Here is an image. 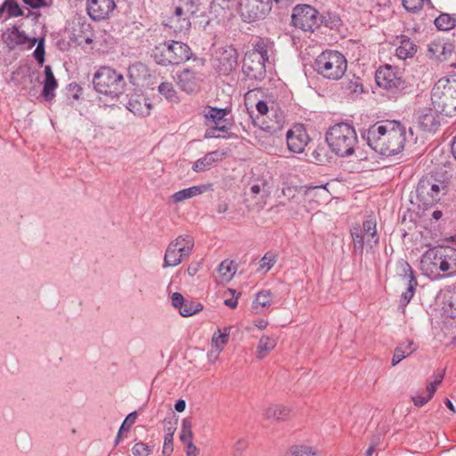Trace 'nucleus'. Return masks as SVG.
Segmentation results:
<instances>
[{
    "instance_id": "obj_7",
    "label": "nucleus",
    "mask_w": 456,
    "mask_h": 456,
    "mask_svg": "<svg viewBox=\"0 0 456 456\" xmlns=\"http://www.w3.org/2000/svg\"><path fill=\"white\" fill-rule=\"evenodd\" d=\"M198 0H178L174 3L170 14L164 20V25L175 33H185L191 28V16L199 9L196 5Z\"/></svg>"
},
{
    "instance_id": "obj_17",
    "label": "nucleus",
    "mask_w": 456,
    "mask_h": 456,
    "mask_svg": "<svg viewBox=\"0 0 456 456\" xmlns=\"http://www.w3.org/2000/svg\"><path fill=\"white\" fill-rule=\"evenodd\" d=\"M287 144L290 151L301 153L309 142V135L302 125H296L290 128L287 134Z\"/></svg>"
},
{
    "instance_id": "obj_49",
    "label": "nucleus",
    "mask_w": 456,
    "mask_h": 456,
    "mask_svg": "<svg viewBox=\"0 0 456 456\" xmlns=\"http://www.w3.org/2000/svg\"><path fill=\"white\" fill-rule=\"evenodd\" d=\"M191 421L189 419H183L181 427L180 440L183 443L191 441L192 430Z\"/></svg>"
},
{
    "instance_id": "obj_9",
    "label": "nucleus",
    "mask_w": 456,
    "mask_h": 456,
    "mask_svg": "<svg viewBox=\"0 0 456 456\" xmlns=\"http://www.w3.org/2000/svg\"><path fill=\"white\" fill-rule=\"evenodd\" d=\"M350 233L354 242V250L360 256L363 254L364 245L372 248L379 243L377 222L376 218L372 216H369L362 225L353 226Z\"/></svg>"
},
{
    "instance_id": "obj_8",
    "label": "nucleus",
    "mask_w": 456,
    "mask_h": 456,
    "mask_svg": "<svg viewBox=\"0 0 456 456\" xmlns=\"http://www.w3.org/2000/svg\"><path fill=\"white\" fill-rule=\"evenodd\" d=\"M447 192V183L434 175L423 176L416 188L417 199L424 207L439 202Z\"/></svg>"
},
{
    "instance_id": "obj_54",
    "label": "nucleus",
    "mask_w": 456,
    "mask_h": 456,
    "mask_svg": "<svg viewBox=\"0 0 456 456\" xmlns=\"http://www.w3.org/2000/svg\"><path fill=\"white\" fill-rule=\"evenodd\" d=\"M137 419V412L133 411L129 413L121 424L120 431H128L130 428L134 424Z\"/></svg>"
},
{
    "instance_id": "obj_40",
    "label": "nucleus",
    "mask_w": 456,
    "mask_h": 456,
    "mask_svg": "<svg viewBox=\"0 0 456 456\" xmlns=\"http://www.w3.org/2000/svg\"><path fill=\"white\" fill-rule=\"evenodd\" d=\"M273 301V296L270 290H262L258 292L253 302V308L256 313L259 312L260 308L269 307Z\"/></svg>"
},
{
    "instance_id": "obj_62",
    "label": "nucleus",
    "mask_w": 456,
    "mask_h": 456,
    "mask_svg": "<svg viewBox=\"0 0 456 456\" xmlns=\"http://www.w3.org/2000/svg\"><path fill=\"white\" fill-rule=\"evenodd\" d=\"M216 209L218 214H224L228 211L229 204L225 200H219Z\"/></svg>"
},
{
    "instance_id": "obj_5",
    "label": "nucleus",
    "mask_w": 456,
    "mask_h": 456,
    "mask_svg": "<svg viewBox=\"0 0 456 456\" xmlns=\"http://www.w3.org/2000/svg\"><path fill=\"white\" fill-rule=\"evenodd\" d=\"M314 67L324 78L338 80L346 71L347 61L341 53L326 50L317 56Z\"/></svg>"
},
{
    "instance_id": "obj_3",
    "label": "nucleus",
    "mask_w": 456,
    "mask_h": 456,
    "mask_svg": "<svg viewBox=\"0 0 456 456\" xmlns=\"http://www.w3.org/2000/svg\"><path fill=\"white\" fill-rule=\"evenodd\" d=\"M326 142L332 152L345 158L354 153L358 137L353 126L342 122L329 128Z\"/></svg>"
},
{
    "instance_id": "obj_28",
    "label": "nucleus",
    "mask_w": 456,
    "mask_h": 456,
    "mask_svg": "<svg viewBox=\"0 0 456 456\" xmlns=\"http://www.w3.org/2000/svg\"><path fill=\"white\" fill-rule=\"evenodd\" d=\"M399 45L395 50L396 56L401 60L412 58L417 53V45L407 36L402 35L398 37Z\"/></svg>"
},
{
    "instance_id": "obj_38",
    "label": "nucleus",
    "mask_w": 456,
    "mask_h": 456,
    "mask_svg": "<svg viewBox=\"0 0 456 456\" xmlns=\"http://www.w3.org/2000/svg\"><path fill=\"white\" fill-rule=\"evenodd\" d=\"M204 117L208 122L220 126L224 121L226 111L224 109L207 107L203 111Z\"/></svg>"
},
{
    "instance_id": "obj_6",
    "label": "nucleus",
    "mask_w": 456,
    "mask_h": 456,
    "mask_svg": "<svg viewBox=\"0 0 456 456\" xmlns=\"http://www.w3.org/2000/svg\"><path fill=\"white\" fill-rule=\"evenodd\" d=\"M95 90L102 94L117 98L125 91L126 82L122 74L110 67H101L94 75Z\"/></svg>"
},
{
    "instance_id": "obj_27",
    "label": "nucleus",
    "mask_w": 456,
    "mask_h": 456,
    "mask_svg": "<svg viewBox=\"0 0 456 456\" xmlns=\"http://www.w3.org/2000/svg\"><path fill=\"white\" fill-rule=\"evenodd\" d=\"M304 197L305 202L320 205L329 200L330 192L326 189V185L312 186L305 191Z\"/></svg>"
},
{
    "instance_id": "obj_21",
    "label": "nucleus",
    "mask_w": 456,
    "mask_h": 456,
    "mask_svg": "<svg viewBox=\"0 0 456 456\" xmlns=\"http://www.w3.org/2000/svg\"><path fill=\"white\" fill-rule=\"evenodd\" d=\"M431 102L433 108L437 111H440V114H444L445 116H452L456 112V100L454 97H451L447 93H444V95L442 94H438L436 91V84H435L432 91H431Z\"/></svg>"
},
{
    "instance_id": "obj_12",
    "label": "nucleus",
    "mask_w": 456,
    "mask_h": 456,
    "mask_svg": "<svg viewBox=\"0 0 456 456\" xmlns=\"http://www.w3.org/2000/svg\"><path fill=\"white\" fill-rule=\"evenodd\" d=\"M377 85L393 95L402 92L405 82L390 65L380 67L375 75Z\"/></svg>"
},
{
    "instance_id": "obj_24",
    "label": "nucleus",
    "mask_w": 456,
    "mask_h": 456,
    "mask_svg": "<svg viewBox=\"0 0 456 456\" xmlns=\"http://www.w3.org/2000/svg\"><path fill=\"white\" fill-rule=\"evenodd\" d=\"M238 5V0H211L209 12L218 22L229 19Z\"/></svg>"
},
{
    "instance_id": "obj_14",
    "label": "nucleus",
    "mask_w": 456,
    "mask_h": 456,
    "mask_svg": "<svg viewBox=\"0 0 456 456\" xmlns=\"http://www.w3.org/2000/svg\"><path fill=\"white\" fill-rule=\"evenodd\" d=\"M256 108L258 115L256 118L252 115L250 116L255 126H257L260 130L272 135H276L282 130L284 124L282 115L275 113V120L266 121L264 116L266 115L269 110L267 103L265 101H258L256 104Z\"/></svg>"
},
{
    "instance_id": "obj_37",
    "label": "nucleus",
    "mask_w": 456,
    "mask_h": 456,
    "mask_svg": "<svg viewBox=\"0 0 456 456\" xmlns=\"http://www.w3.org/2000/svg\"><path fill=\"white\" fill-rule=\"evenodd\" d=\"M273 45V43L270 42L267 39L265 38H258L254 44H253V49L247 52L248 54L252 55H257L260 57V59H264L265 61H268L269 55L268 53L271 50V47Z\"/></svg>"
},
{
    "instance_id": "obj_43",
    "label": "nucleus",
    "mask_w": 456,
    "mask_h": 456,
    "mask_svg": "<svg viewBox=\"0 0 456 456\" xmlns=\"http://www.w3.org/2000/svg\"><path fill=\"white\" fill-rule=\"evenodd\" d=\"M203 310V305L200 303L185 300L183 304V306L179 308V313L183 317H189L193 314H196Z\"/></svg>"
},
{
    "instance_id": "obj_53",
    "label": "nucleus",
    "mask_w": 456,
    "mask_h": 456,
    "mask_svg": "<svg viewBox=\"0 0 456 456\" xmlns=\"http://www.w3.org/2000/svg\"><path fill=\"white\" fill-rule=\"evenodd\" d=\"M36 44L37 45L34 51V57L40 64H43L45 61V38L37 39Z\"/></svg>"
},
{
    "instance_id": "obj_59",
    "label": "nucleus",
    "mask_w": 456,
    "mask_h": 456,
    "mask_svg": "<svg viewBox=\"0 0 456 456\" xmlns=\"http://www.w3.org/2000/svg\"><path fill=\"white\" fill-rule=\"evenodd\" d=\"M265 186H266V182L265 181H263L260 183L253 184V185L250 186V192L253 195H257L261 191H265Z\"/></svg>"
},
{
    "instance_id": "obj_26",
    "label": "nucleus",
    "mask_w": 456,
    "mask_h": 456,
    "mask_svg": "<svg viewBox=\"0 0 456 456\" xmlns=\"http://www.w3.org/2000/svg\"><path fill=\"white\" fill-rule=\"evenodd\" d=\"M37 42V38L28 37L24 31L20 30L17 27H12L9 30L5 39V43L11 49L15 48L18 45H24L26 44H29V47H32L36 45Z\"/></svg>"
},
{
    "instance_id": "obj_41",
    "label": "nucleus",
    "mask_w": 456,
    "mask_h": 456,
    "mask_svg": "<svg viewBox=\"0 0 456 456\" xmlns=\"http://www.w3.org/2000/svg\"><path fill=\"white\" fill-rule=\"evenodd\" d=\"M285 456H318V451L314 447L297 444L291 446Z\"/></svg>"
},
{
    "instance_id": "obj_48",
    "label": "nucleus",
    "mask_w": 456,
    "mask_h": 456,
    "mask_svg": "<svg viewBox=\"0 0 456 456\" xmlns=\"http://www.w3.org/2000/svg\"><path fill=\"white\" fill-rule=\"evenodd\" d=\"M434 395V387L427 386L426 392L412 397L414 404L421 407L426 404Z\"/></svg>"
},
{
    "instance_id": "obj_44",
    "label": "nucleus",
    "mask_w": 456,
    "mask_h": 456,
    "mask_svg": "<svg viewBox=\"0 0 456 456\" xmlns=\"http://www.w3.org/2000/svg\"><path fill=\"white\" fill-rule=\"evenodd\" d=\"M230 336V328H224L222 332L220 330H217L212 337L211 346L216 348L223 350L224 345L228 343Z\"/></svg>"
},
{
    "instance_id": "obj_30",
    "label": "nucleus",
    "mask_w": 456,
    "mask_h": 456,
    "mask_svg": "<svg viewBox=\"0 0 456 456\" xmlns=\"http://www.w3.org/2000/svg\"><path fill=\"white\" fill-rule=\"evenodd\" d=\"M45 79L44 82L42 95L45 101L49 102L55 96L54 90L58 84L50 66H45Z\"/></svg>"
},
{
    "instance_id": "obj_63",
    "label": "nucleus",
    "mask_w": 456,
    "mask_h": 456,
    "mask_svg": "<svg viewBox=\"0 0 456 456\" xmlns=\"http://www.w3.org/2000/svg\"><path fill=\"white\" fill-rule=\"evenodd\" d=\"M186 444V454L187 456H196L197 447L191 441H188Z\"/></svg>"
},
{
    "instance_id": "obj_32",
    "label": "nucleus",
    "mask_w": 456,
    "mask_h": 456,
    "mask_svg": "<svg viewBox=\"0 0 456 456\" xmlns=\"http://www.w3.org/2000/svg\"><path fill=\"white\" fill-rule=\"evenodd\" d=\"M417 349V346L411 340L399 344L395 349L392 358V365L395 366L402 360L411 354Z\"/></svg>"
},
{
    "instance_id": "obj_33",
    "label": "nucleus",
    "mask_w": 456,
    "mask_h": 456,
    "mask_svg": "<svg viewBox=\"0 0 456 456\" xmlns=\"http://www.w3.org/2000/svg\"><path fill=\"white\" fill-rule=\"evenodd\" d=\"M277 345L275 337L262 336L256 350V357L259 360L265 358Z\"/></svg>"
},
{
    "instance_id": "obj_34",
    "label": "nucleus",
    "mask_w": 456,
    "mask_h": 456,
    "mask_svg": "<svg viewBox=\"0 0 456 456\" xmlns=\"http://www.w3.org/2000/svg\"><path fill=\"white\" fill-rule=\"evenodd\" d=\"M290 409L281 404H273L265 410L264 415L267 419L276 421L285 420L289 418Z\"/></svg>"
},
{
    "instance_id": "obj_57",
    "label": "nucleus",
    "mask_w": 456,
    "mask_h": 456,
    "mask_svg": "<svg viewBox=\"0 0 456 456\" xmlns=\"http://www.w3.org/2000/svg\"><path fill=\"white\" fill-rule=\"evenodd\" d=\"M23 2L33 9L46 7L51 4V0H23Z\"/></svg>"
},
{
    "instance_id": "obj_52",
    "label": "nucleus",
    "mask_w": 456,
    "mask_h": 456,
    "mask_svg": "<svg viewBox=\"0 0 456 456\" xmlns=\"http://www.w3.org/2000/svg\"><path fill=\"white\" fill-rule=\"evenodd\" d=\"M276 263V256L271 252L266 253L260 260V268L270 270Z\"/></svg>"
},
{
    "instance_id": "obj_39",
    "label": "nucleus",
    "mask_w": 456,
    "mask_h": 456,
    "mask_svg": "<svg viewBox=\"0 0 456 456\" xmlns=\"http://www.w3.org/2000/svg\"><path fill=\"white\" fill-rule=\"evenodd\" d=\"M218 273L222 282L229 281L236 273V267L232 261L224 260L218 266Z\"/></svg>"
},
{
    "instance_id": "obj_64",
    "label": "nucleus",
    "mask_w": 456,
    "mask_h": 456,
    "mask_svg": "<svg viewBox=\"0 0 456 456\" xmlns=\"http://www.w3.org/2000/svg\"><path fill=\"white\" fill-rule=\"evenodd\" d=\"M443 379H444V374L443 373H437V374L435 375L434 380L428 385V386H433L434 387V393L436 392L437 386L440 385L441 382L443 381Z\"/></svg>"
},
{
    "instance_id": "obj_4",
    "label": "nucleus",
    "mask_w": 456,
    "mask_h": 456,
    "mask_svg": "<svg viewBox=\"0 0 456 456\" xmlns=\"http://www.w3.org/2000/svg\"><path fill=\"white\" fill-rule=\"evenodd\" d=\"M152 56L159 65H179L190 60L192 52L190 46L183 42L168 40L156 45Z\"/></svg>"
},
{
    "instance_id": "obj_15",
    "label": "nucleus",
    "mask_w": 456,
    "mask_h": 456,
    "mask_svg": "<svg viewBox=\"0 0 456 456\" xmlns=\"http://www.w3.org/2000/svg\"><path fill=\"white\" fill-rule=\"evenodd\" d=\"M266 61L260 59L257 55H252L246 53L242 63V72L249 80L262 81L266 73Z\"/></svg>"
},
{
    "instance_id": "obj_47",
    "label": "nucleus",
    "mask_w": 456,
    "mask_h": 456,
    "mask_svg": "<svg viewBox=\"0 0 456 456\" xmlns=\"http://www.w3.org/2000/svg\"><path fill=\"white\" fill-rule=\"evenodd\" d=\"M159 92L170 102L177 101V94L173 85L169 82H162L159 86Z\"/></svg>"
},
{
    "instance_id": "obj_42",
    "label": "nucleus",
    "mask_w": 456,
    "mask_h": 456,
    "mask_svg": "<svg viewBox=\"0 0 456 456\" xmlns=\"http://www.w3.org/2000/svg\"><path fill=\"white\" fill-rule=\"evenodd\" d=\"M434 23L437 29L447 31L456 26V18L450 14L443 13L435 20Z\"/></svg>"
},
{
    "instance_id": "obj_61",
    "label": "nucleus",
    "mask_w": 456,
    "mask_h": 456,
    "mask_svg": "<svg viewBox=\"0 0 456 456\" xmlns=\"http://www.w3.org/2000/svg\"><path fill=\"white\" fill-rule=\"evenodd\" d=\"M247 445L248 443L246 440L240 439L234 444L233 448L236 452L240 453L247 448Z\"/></svg>"
},
{
    "instance_id": "obj_2",
    "label": "nucleus",
    "mask_w": 456,
    "mask_h": 456,
    "mask_svg": "<svg viewBox=\"0 0 456 456\" xmlns=\"http://www.w3.org/2000/svg\"><path fill=\"white\" fill-rule=\"evenodd\" d=\"M420 269L433 280L456 275V249L451 247H435L421 256Z\"/></svg>"
},
{
    "instance_id": "obj_22",
    "label": "nucleus",
    "mask_w": 456,
    "mask_h": 456,
    "mask_svg": "<svg viewBox=\"0 0 456 456\" xmlns=\"http://www.w3.org/2000/svg\"><path fill=\"white\" fill-rule=\"evenodd\" d=\"M453 50L454 46L452 43L437 39L428 44L427 56L433 61H444L452 55Z\"/></svg>"
},
{
    "instance_id": "obj_18",
    "label": "nucleus",
    "mask_w": 456,
    "mask_h": 456,
    "mask_svg": "<svg viewBox=\"0 0 456 456\" xmlns=\"http://www.w3.org/2000/svg\"><path fill=\"white\" fill-rule=\"evenodd\" d=\"M398 268L402 272L400 275L403 276L408 285L406 291L402 294L400 299V305L405 307L413 297L418 282L414 276L413 270L408 262L403 260L398 262Z\"/></svg>"
},
{
    "instance_id": "obj_25",
    "label": "nucleus",
    "mask_w": 456,
    "mask_h": 456,
    "mask_svg": "<svg viewBox=\"0 0 456 456\" xmlns=\"http://www.w3.org/2000/svg\"><path fill=\"white\" fill-rule=\"evenodd\" d=\"M213 191V184L212 183H204L200 185H195L191 186L186 189H183L181 191H178L175 192L171 196V200L174 203H180L185 200L193 198L198 195H201L207 191Z\"/></svg>"
},
{
    "instance_id": "obj_58",
    "label": "nucleus",
    "mask_w": 456,
    "mask_h": 456,
    "mask_svg": "<svg viewBox=\"0 0 456 456\" xmlns=\"http://www.w3.org/2000/svg\"><path fill=\"white\" fill-rule=\"evenodd\" d=\"M184 301L185 299L181 293L175 292L171 296V303L175 309L179 310V308L183 306Z\"/></svg>"
},
{
    "instance_id": "obj_20",
    "label": "nucleus",
    "mask_w": 456,
    "mask_h": 456,
    "mask_svg": "<svg viewBox=\"0 0 456 456\" xmlns=\"http://www.w3.org/2000/svg\"><path fill=\"white\" fill-rule=\"evenodd\" d=\"M202 74L189 69H184L177 75V85L183 92L192 94L199 91L202 82Z\"/></svg>"
},
{
    "instance_id": "obj_45",
    "label": "nucleus",
    "mask_w": 456,
    "mask_h": 456,
    "mask_svg": "<svg viewBox=\"0 0 456 456\" xmlns=\"http://www.w3.org/2000/svg\"><path fill=\"white\" fill-rule=\"evenodd\" d=\"M4 6L6 11L4 20L20 17L23 15V11L16 0H4Z\"/></svg>"
},
{
    "instance_id": "obj_50",
    "label": "nucleus",
    "mask_w": 456,
    "mask_h": 456,
    "mask_svg": "<svg viewBox=\"0 0 456 456\" xmlns=\"http://www.w3.org/2000/svg\"><path fill=\"white\" fill-rule=\"evenodd\" d=\"M403 7L411 12H418L424 5L425 2L430 3V0H402Z\"/></svg>"
},
{
    "instance_id": "obj_46",
    "label": "nucleus",
    "mask_w": 456,
    "mask_h": 456,
    "mask_svg": "<svg viewBox=\"0 0 456 456\" xmlns=\"http://www.w3.org/2000/svg\"><path fill=\"white\" fill-rule=\"evenodd\" d=\"M343 88L348 95L360 94L362 93V85L359 78H354L343 83Z\"/></svg>"
},
{
    "instance_id": "obj_1",
    "label": "nucleus",
    "mask_w": 456,
    "mask_h": 456,
    "mask_svg": "<svg viewBox=\"0 0 456 456\" xmlns=\"http://www.w3.org/2000/svg\"><path fill=\"white\" fill-rule=\"evenodd\" d=\"M367 144L376 152L393 156L400 153L409 137H412L411 128H407L396 120L379 121L362 133Z\"/></svg>"
},
{
    "instance_id": "obj_35",
    "label": "nucleus",
    "mask_w": 456,
    "mask_h": 456,
    "mask_svg": "<svg viewBox=\"0 0 456 456\" xmlns=\"http://www.w3.org/2000/svg\"><path fill=\"white\" fill-rule=\"evenodd\" d=\"M436 84L437 94H442L444 95V93H447V94L454 97L456 100V75L440 78Z\"/></svg>"
},
{
    "instance_id": "obj_19",
    "label": "nucleus",
    "mask_w": 456,
    "mask_h": 456,
    "mask_svg": "<svg viewBox=\"0 0 456 456\" xmlns=\"http://www.w3.org/2000/svg\"><path fill=\"white\" fill-rule=\"evenodd\" d=\"M115 8L114 0H87V12L94 20L108 19Z\"/></svg>"
},
{
    "instance_id": "obj_29",
    "label": "nucleus",
    "mask_w": 456,
    "mask_h": 456,
    "mask_svg": "<svg viewBox=\"0 0 456 456\" xmlns=\"http://www.w3.org/2000/svg\"><path fill=\"white\" fill-rule=\"evenodd\" d=\"M149 76V69L142 62H135L129 66L127 69V77L130 83L134 86L139 85L141 81L144 80Z\"/></svg>"
},
{
    "instance_id": "obj_16",
    "label": "nucleus",
    "mask_w": 456,
    "mask_h": 456,
    "mask_svg": "<svg viewBox=\"0 0 456 456\" xmlns=\"http://www.w3.org/2000/svg\"><path fill=\"white\" fill-rule=\"evenodd\" d=\"M239 8L240 16L246 22L263 19L271 11V7L264 5L258 0H240Z\"/></svg>"
},
{
    "instance_id": "obj_11",
    "label": "nucleus",
    "mask_w": 456,
    "mask_h": 456,
    "mask_svg": "<svg viewBox=\"0 0 456 456\" xmlns=\"http://www.w3.org/2000/svg\"><path fill=\"white\" fill-rule=\"evenodd\" d=\"M292 24L304 31L314 32L322 23L319 12L310 4H297L293 8Z\"/></svg>"
},
{
    "instance_id": "obj_60",
    "label": "nucleus",
    "mask_w": 456,
    "mask_h": 456,
    "mask_svg": "<svg viewBox=\"0 0 456 456\" xmlns=\"http://www.w3.org/2000/svg\"><path fill=\"white\" fill-rule=\"evenodd\" d=\"M223 350L219 349V348H216V347H214L211 346V349L210 351L208 352V360L211 362H215L217 361L218 357H219V354L220 353L222 352Z\"/></svg>"
},
{
    "instance_id": "obj_31",
    "label": "nucleus",
    "mask_w": 456,
    "mask_h": 456,
    "mask_svg": "<svg viewBox=\"0 0 456 456\" xmlns=\"http://www.w3.org/2000/svg\"><path fill=\"white\" fill-rule=\"evenodd\" d=\"M224 154L217 151L207 153L203 158L195 161L192 169L195 172H203L208 169L214 163L222 159Z\"/></svg>"
},
{
    "instance_id": "obj_36",
    "label": "nucleus",
    "mask_w": 456,
    "mask_h": 456,
    "mask_svg": "<svg viewBox=\"0 0 456 456\" xmlns=\"http://www.w3.org/2000/svg\"><path fill=\"white\" fill-rule=\"evenodd\" d=\"M127 109L135 115L148 116L151 112V104L144 97L131 98L127 103Z\"/></svg>"
},
{
    "instance_id": "obj_56",
    "label": "nucleus",
    "mask_w": 456,
    "mask_h": 456,
    "mask_svg": "<svg viewBox=\"0 0 456 456\" xmlns=\"http://www.w3.org/2000/svg\"><path fill=\"white\" fill-rule=\"evenodd\" d=\"M225 126H217L207 129L205 137L206 138H218L220 137L219 132H224Z\"/></svg>"
},
{
    "instance_id": "obj_51",
    "label": "nucleus",
    "mask_w": 456,
    "mask_h": 456,
    "mask_svg": "<svg viewBox=\"0 0 456 456\" xmlns=\"http://www.w3.org/2000/svg\"><path fill=\"white\" fill-rule=\"evenodd\" d=\"M151 452L152 449L142 442L136 443L132 448L134 456H148Z\"/></svg>"
},
{
    "instance_id": "obj_10",
    "label": "nucleus",
    "mask_w": 456,
    "mask_h": 456,
    "mask_svg": "<svg viewBox=\"0 0 456 456\" xmlns=\"http://www.w3.org/2000/svg\"><path fill=\"white\" fill-rule=\"evenodd\" d=\"M193 247L194 240L191 235L178 236L167 245L162 267L177 266L191 256Z\"/></svg>"
},
{
    "instance_id": "obj_13",
    "label": "nucleus",
    "mask_w": 456,
    "mask_h": 456,
    "mask_svg": "<svg viewBox=\"0 0 456 456\" xmlns=\"http://www.w3.org/2000/svg\"><path fill=\"white\" fill-rule=\"evenodd\" d=\"M212 64L219 74H230L238 64L237 50L232 45L216 49L213 55Z\"/></svg>"
},
{
    "instance_id": "obj_23",
    "label": "nucleus",
    "mask_w": 456,
    "mask_h": 456,
    "mask_svg": "<svg viewBox=\"0 0 456 456\" xmlns=\"http://www.w3.org/2000/svg\"><path fill=\"white\" fill-rule=\"evenodd\" d=\"M440 111L436 109L423 108L417 111L416 118L423 131L436 132L440 126Z\"/></svg>"
},
{
    "instance_id": "obj_55",
    "label": "nucleus",
    "mask_w": 456,
    "mask_h": 456,
    "mask_svg": "<svg viewBox=\"0 0 456 456\" xmlns=\"http://www.w3.org/2000/svg\"><path fill=\"white\" fill-rule=\"evenodd\" d=\"M170 434H165L164 444L162 449L163 456H170L173 452V437H170Z\"/></svg>"
}]
</instances>
